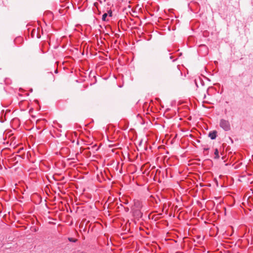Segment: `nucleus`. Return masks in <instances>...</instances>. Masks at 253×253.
<instances>
[{"label": "nucleus", "mask_w": 253, "mask_h": 253, "mask_svg": "<svg viewBox=\"0 0 253 253\" xmlns=\"http://www.w3.org/2000/svg\"><path fill=\"white\" fill-rule=\"evenodd\" d=\"M176 70L178 73H179L180 72L178 69H176Z\"/></svg>", "instance_id": "obj_9"}, {"label": "nucleus", "mask_w": 253, "mask_h": 253, "mask_svg": "<svg viewBox=\"0 0 253 253\" xmlns=\"http://www.w3.org/2000/svg\"><path fill=\"white\" fill-rule=\"evenodd\" d=\"M219 126L225 131H229L231 129L230 124L228 120L221 119L219 122Z\"/></svg>", "instance_id": "obj_1"}, {"label": "nucleus", "mask_w": 253, "mask_h": 253, "mask_svg": "<svg viewBox=\"0 0 253 253\" xmlns=\"http://www.w3.org/2000/svg\"><path fill=\"white\" fill-rule=\"evenodd\" d=\"M218 150L217 149H215L214 151V155H215V159H218L219 157V154H218Z\"/></svg>", "instance_id": "obj_3"}, {"label": "nucleus", "mask_w": 253, "mask_h": 253, "mask_svg": "<svg viewBox=\"0 0 253 253\" xmlns=\"http://www.w3.org/2000/svg\"><path fill=\"white\" fill-rule=\"evenodd\" d=\"M136 212H138L137 213V215H141V213L139 211H136Z\"/></svg>", "instance_id": "obj_6"}, {"label": "nucleus", "mask_w": 253, "mask_h": 253, "mask_svg": "<svg viewBox=\"0 0 253 253\" xmlns=\"http://www.w3.org/2000/svg\"><path fill=\"white\" fill-rule=\"evenodd\" d=\"M208 149H209V148H205L204 149V151H206L208 150Z\"/></svg>", "instance_id": "obj_8"}, {"label": "nucleus", "mask_w": 253, "mask_h": 253, "mask_svg": "<svg viewBox=\"0 0 253 253\" xmlns=\"http://www.w3.org/2000/svg\"><path fill=\"white\" fill-rule=\"evenodd\" d=\"M68 240L70 242H76L77 241V239H74L73 238H69Z\"/></svg>", "instance_id": "obj_4"}, {"label": "nucleus", "mask_w": 253, "mask_h": 253, "mask_svg": "<svg viewBox=\"0 0 253 253\" xmlns=\"http://www.w3.org/2000/svg\"><path fill=\"white\" fill-rule=\"evenodd\" d=\"M216 133H217V131H215V130H214V131H211L209 133V136L211 139H215L216 137Z\"/></svg>", "instance_id": "obj_2"}, {"label": "nucleus", "mask_w": 253, "mask_h": 253, "mask_svg": "<svg viewBox=\"0 0 253 253\" xmlns=\"http://www.w3.org/2000/svg\"><path fill=\"white\" fill-rule=\"evenodd\" d=\"M107 14L106 13H104L102 15V20L103 21H105L106 20V18L107 17Z\"/></svg>", "instance_id": "obj_5"}, {"label": "nucleus", "mask_w": 253, "mask_h": 253, "mask_svg": "<svg viewBox=\"0 0 253 253\" xmlns=\"http://www.w3.org/2000/svg\"><path fill=\"white\" fill-rule=\"evenodd\" d=\"M112 13L111 11H110V12H109V16H112Z\"/></svg>", "instance_id": "obj_7"}]
</instances>
